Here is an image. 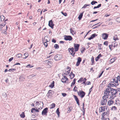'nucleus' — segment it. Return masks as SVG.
Listing matches in <instances>:
<instances>
[{"instance_id":"obj_8","label":"nucleus","mask_w":120,"mask_h":120,"mask_svg":"<svg viewBox=\"0 0 120 120\" xmlns=\"http://www.w3.org/2000/svg\"><path fill=\"white\" fill-rule=\"evenodd\" d=\"M61 56L60 55L57 54L54 57V60L56 61L60 60L61 58Z\"/></svg>"},{"instance_id":"obj_35","label":"nucleus","mask_w":120,"mask_h":120,"mask_svg":"<svg viewBox=\"0 0 120 120\" xmlns=\"http://www.w3.org/2000/svg\"><path fill=\"white\" fill-rule=\"evenodd\" d=\"M56 112L57 114L58 115V116H59V114L60 113V112H59V108H58L56 111Z\"/></svg>"},{"instance_id":"obj_37","label":"nucleus","mask_w":120,"mask_h":120,"mask_svg":"<svg viewBox=\"0 0 120 120\" xmlns=\"http://www.w3.org/2000/svg\"><path fill=\"white\" fill-rule=\"evenodd\" d=\"M70 76L71 77V79H72L75 77V75L74 74H71L70 75Z\"/></svg>"},{"instance_id":"obj_50","label":"nucleus","mask_w":120,"mask_h":120,"mask_svg":"<svg viewBox=\"0 0 120 120\" xmlns=\"http://www.w3.org/2000/svg\"><path fill=\"white\" fill-rule=\"evenodd\" d=\"M48 38V37L46 36H45L44 37V40H45V41H46V42H48V41L47 39V38Z\"/></svg>"},{"instance_id":"obj_46","label":"nucleus","mask_w":120,"mask_h":120,"mask_svg":"<svg viewBox=\"0 0 120 120\" xmlns=\"http://www.w3.org/2000/svg\"><path fill=\"white\" fill-rule=\"evenodd\" d=\"M27 68H32L33 67V66H32L31 65L29 64L26 66Z\"/></svg>"},{"instance_id":"obj_12","label":"nucleus","mask_w":120,"mask_h":120,"mask_svg":"<svg viewBox=\"0 0 120 120\" xmlns=\"http://www.w3.org/2000/svg\"><path fill=\"white\" fill-rule=\"evenodd\" d=\"M48 25L49 26L53 29L54 24H53L52 20H51L49 21Z\"/></svg>"},{"instance_id":"obj_24","label":"nucleus","mask_w":120,"mask_h":120,"mask_svg":"<svg viewBox=\"0 0 120 120\" xmlns=\"http://www.w3.org/2000/svg\"><path fill=\"white\" fill-rule=\"evenodd\" d=\"M70 32L72 35H73L74 34H75L76 32L75 31H74L71 28L70 29Z\"/></svg>"},{"instance_id":"obj_15","label":"nucleus","mask_w":120,"mask_h":120,"mask_svg":"<svg viewBox=\"0 0 120 120\" xmlns=\"http://www.w3.org/2000/svg\"><path fill=\"white\" fill-rule=\"evenodd\" d=\"M113 82H115V85L118 86L119 85L118 79H117V77L113 79Z\"/></svg>"},{"instance_id":"obj_61","label":"nucleus","mask_w":120,"mask_h":120,"mask_svg":"<svg viewBox=\"0 0 120 120\" xmlns=\"http://www.w3.org/2000/svg\"><path fill=\"white\" fill-rule=\"evenodd\" d=\"M13 57H11V58L9 59L8 60V61L9 62H11V61L13 59Z\"/></svg>"},{"instance_id":"obj_58","label":"nucleus","mask_w":120,"mask_h":120,"mask_svg":"<svg viewBox=\"0 0 120 120\" xmlns=\"http://www.w3.org/2000/svg\"><path fill=\"white\" fill-rule=\"evenodd\" d=\"M24 55L25 56H27V57L28 56V54L27 53H26L24 54Z\"/></svg>"},{"instance_id":"obj_47","label":"nucleus","mask_w":120,"mask_h":120,"mask_svg":"<svg viewBox=\"0 0 120 120\" xmlns=\"http://www.w3.org/2000/svg\"><path fill=\"white\" fill-rule=\"evenodd\" d=\"M91 61L92 63V64L94 63V58L93 56L92 57V58H91Z\"/></svg>"},{"instance_id":"obj_51","label":"nucleus","mask_w":120,"mask_h":120,"mask_svg":"<svg viewBox=\"0 0 120 120\" xmlns=\"http://www.w3.org/2000/svg\"><path fill=\"white\" fill-rule=\"evenodd\" d=\"M113 39L115 41H116V40H119V39L117 37H113Z\"/></svg>"},{"instance_id":"obj_31","label":"nucleus","mask_w":120,"mask_h":120,"mask_svg":"<svg viewBox=\"0 0 120 120\" xmlns=\"http://www.w3.org/2000/svg\"><path fill=\"white\" fill-rule=\"evenodd\" d=\"M51 90H49L48 93H47V94L48 96H51L52 94Z\"/></svg>"},{"instance_id":"obj_7","label":"nucleus","mask_w":120,"mask_h":120,"mask_svg":"<svg viewBox=\"0 0 120 120\" xmlns=\"http://www.w3.org/2000/svg\"><path fill=\"white\" fill-rule=\"evenodd\" d=\"M64 39L66 41L69 40L70 41L72 39V38L70 36L64 35Z\"/></svg>"},{"instance_id":"obj_25","label":"nucleus","mask_w":120,"mask_h":120,"mask_svg":"<svg viewBox=\"0 0 120 120\" xmlns=\"http://www.w3.org/2000/svg\"><path fill=\"white\" fill-rule=\"evenodd\" d=\"M76 80V79H74L73 82H72L71 84V86H73L75 84V81Z\"/></svg>"},{"instance_id":"obj_3","label":"nucleus","mask_w":120,"mask_h":120,"mask_svg":"<svg viewBox=\"0 0 120 120\" xmlns=\"http://www.w3.org/2000/svg\"><path fill=\"white\" fill-rule=\"evenodd\" d=\"M36 105L37 106H38V107H40V109H41L43 106V102L42 101H36Z\"/></svg>"},{"instance_id":"obj_54","label":"nucleus","mask_w":120,"mask_h":120,"mask_svg":"<svg viewBox=\"0 0 120 120\" xmlns=\"http://www.w3.org/2000/svg\"><path fill=\"white\" fill-rule=\"evenodd\" d=\"M100 25H97V26H95L93 28V29H95V28H96L98 27L99 26H100Z\"/></svg>"},{"instance_id":"obj_41","label":"nucleus","mask_w":120,"mask_h":120,"mask_svg":"<svg viewBox=\"0 0 120 120\" xmlns=\"http://www.w3.org/2000/svg\"><path fill=\"white\" fill-rule=\"evenodd\" d=\"M83 109L84 110L83 111V115H84L85 114V109L84 108V103H83Z\"/></svg>"},{"instance_id":"obj_4","label":"nucleus","mask_w":120,"mask_h":120,"mask_svg":"<svg viewBox=\"0 0 120 120\" xmlns=\"http://www.w3.org/2000/svg\"><path fill=\"white\" fill-rule=\"evenodd\" d=\"M78 94L81 98H82L84 96L85 94V93L83 91L80 90L79 92H78Z\"/></svg>"},{"instance_id":"obj_53","label":"nucleus","mask_w":120,"mask_h":120,"mask_svg":"<svg viewBox=\"0 0 120 120\" xmlns=\"http://www.w3.org/2000/svg\"><path fill=\"white\" fill-rule=\"evenodd\" d=\"M44 45L45 47H46L48 46L47 43L46 42H45L44 43Z\"/></svg>"},{"instance_id":"obj_34","label":"nucleus","mask_w":120,"mask_h":120,"mask_svg":"<svg viewBox=\"0 0 120 120\" xmlns=\"http://www.w3.org/2000/svg\"><path fill=\"white\" fill-rule=\"evenodd\" d=\"M117 109L116 107L115 106H112L111 109L112 110H116Z\"/></svg>"},{"instance_id":"obj_13","label":"nucleus","mask_w":120,"mask_h":120,"mask_svg":"<svg viewBox=\"0 0 120 120\" xmlns=\"http://www.w3.org/2000/svg\"><path fill=\"white\" fill-rule=\"evenodd\" d=\"M106 107L104 106H101L99 108V112H101L105 111V109Z\"/></svg>"},{"instance_id":"obj_64","label":"nucleus","mask_w":120,"mask_h":120,"mask_svg":"<svg viewBox=\"0 0 120 120\" xmlns=\"http://www.w3.org/2000/svg\"><path fill=\"white\" fill-rule=\"evenodd\" d=\"M6 22H5V21L3 23V24H2L3 26H4L5 25H6Z\"/></svg>"},{"instance_id":"obj_33","label":"nucleus","mask_w":120,"mask_h":120,"mask_svg":"<svg viewBox=\"0 0 120 120\" xmlns=\"http://www.w3.org/2000/svg\"><path fill=\"white\" fill-rule=\"evenodd\" d=\"M98 3L96 1H93L91 3V4L93 5L94 4H95V3Z\"/></svg>"},{"instance_id":"obj_42","label":"nucleus","mask_w":120,"mask_h":120,"mask_svg":"<svg viewBox=\"0 0 120 120\" xmlns=\"http://www.w3.org/2000/svg\"><path fill=\"white\" fill-rule=\"evenodd\" d=\"M102 46V44H98V46L99 47V50H101L102 49V48H101V46Z\"/></svg>"},{"instance_id":"obj_1","label":"nucleus","mask_w":120,"mask_h":120,"mask_svg":"<svg viewBox=\"0 0 120 120\" xmlns=\"http://www.w3.org/2000/svg\"><path fill=\"white\" fill-rule=\"evenodd\" d=\"M102 99L100 101V103L101 105H106L107 102V98H108V96L105 95L104 96L102 97Z\"/></svg>"},{"instance_id":"obj_56","label":"nucleus","mask_w":120,"mask_h":120,"mask_svg":"<svg viewBox=\"0 0 120 120\" xmlns=\"http://www.w3.org/2000/svg\"><path fill=\"white\" fill-rule=\"evenodd\" d=\"M15 69L11 68L8 71H13L15 70Z\"/></svg>"},{"instance_id":"obj_44","label":"nucleus","mask_w":120,"mask_h":120,"mask_svg":"<svg viewBox=\"0 0 120 120\" xmlns=\"http://www.w3.org/2000/svg\"><path fill=\"white\" fill-rule=\"evenodd\" d=\"M101 119L102 120H109V119L108 118H106L104 119V117H102Z\"/></svg>"},{"instance_id":"obj_5","label":"nucleus","mask_w":120,"mask_h":120,"mask_svg":"<svg viewBox=\"0 0 120 120\" xmlns=\"http://www.w3.org/2000/svg\"><path fill=\"white\" fill-rule=\"evenodd\" d=\"M68 50L70 52L71 55L73 56H74L75 54V52L74 51V49L72 47L71 48H69L68 49Z\"/></svg>"},{"instance_id":"obj_55","label":"nucleus","mask_w":120,"mask_h":120,"mask_svg":"<svg viewBox=\"0 0 120 120\" xmlns=\"http://www.w3.org/2000/svg\"><path fill=\"white\" fill-rule=\"evenodd\" d=\"M110 86L112 87L113 86H116V85H115V84L114 83V84L110 83Z\"/></svg>"},{"instance_id":"obj_29","label":"nucleus","mask_w":120,"mask_h":120,"mask_svg":"<svg viewBox=\"0 0 120 120\" xmlns=\"http://www.w3.org/2000/svg\"><path fill=\"white\" fill-rule=\"evenodd\" d=\"M54 47L56 49H58L59 48V45L57 44H55L54 46Z\"/></svg>"},{"instance_id":"obj_11","label":"nucleus","mask_w":120,"mask_h":120,"mask_svg":"<svg viewBox=\"0 0 120 120\" xmlns=\"http://www.w3.org/2000/svg\"><path fill=\"white\" fill-rule=\"evenodd\" d=\"M108 37V34L107 33H103L102 34V37L103 39L104 40L106 39Z\"/></svg>"},{"instance_id":"obj_49","label":"nucleus","mask_w":120,"mask_h":120,"mask_svg":"<svg viewBox=\"0 0 120 120\" xmlns=\"http://www.w3.org/2000/svg\"><path fill=\"white\" fill-rule=\"evenodd\" d=\"M114 45L113 46V47L114 48L116 47H117L118 45V44L117 43L115 42L114 43Z\"/></svg>"},{"instance_id":"obj_23","label":"nucleus","mask_w":120,"mask_h":120,"mask_svg":"<svg viewBox=\"0 0 120 120\" xmlns=\"http://www.w3.org/2000/svg\"><path fill=\"white\" fill-rule=\"evenodd\" d=\"M109 96H110L109 99L111 100L113 99L115 96H114V95H113L112 94H111L110 95H109L108 97H109Z\"/></svg>"},{"instance_id":"obj_40","label":"nucleus","mask_w":120,"mask_h":120,"mask_svg":"<svg viewBox=\"0 0 120 120\" xmlns=\"http://www.w3.org/2000/svg\"><path fill=\"white\" fill-rule=\"evenodd\" d=\"M116 21L119 22H120V17H118L116 19Z\"/></svg>"},{"instance_id":"obj_57","label":"nucleus","mask_w":120,"mask_h":120,"mask_svg":"<svg viewBox=\"0 0 120 120\" xmlns=\"http://www.w3.org/2000/svg\"><path fill=\"white\" fill-rule=\"evenodd\" d=\"M93 86H92L91 88L89 90V93L88 94H89L91 92L92 90V88L93 87Z\"/></svg>"},{"instance_id":"obj_16","label":"nucleus","mask_w":120,"mask_h":120,"mask_svg":"<svg viewBox=\"0 0 120 120\" xmlns=\"http://www.w3.org/2000/svg\"><path fill=\"white\" fill-rule=\"evenodd\" d=\"M81 59L80 57H78L77 61L76 64V65L77 66H78L79 65L80 62L81 61Z\"/></svg>"},{"instance_id":"obj_63","label":"nucleus","mask_w":120,"mask_h":120,"mask_svg":"<svg viewBox=\"0 0 120 120\" xmlns=\"http://www.w3.org/2000/svg\"><path fill=\"white\" fill-rule=\"evenodd\" d=\"M117 79H118V81H119L120 82V76H118L117 77Z\"/></svg>"},{"instance_id":"obj_32","label":"nucleus","mask_w":120,"mask_h":120,"mask_svg":"<svg viewBox=\"0 0 120 120\" xmlns=\"http://www.w3.org/2000/svg\"><path fill=\"white\" fill-rule=\"evenodd\" d=\"M108 112H104L102 114V117H104V116L107 114H108Z\"/></svg>"},{"instance_id":"obj_30","label":"nucleus","mask_w":120,"mask_h":120,"mask_svg":"<svg viewBox=\"0 0 120 120\" xmlns=\"http://www.w3.org/2000/svg\"><path fill=\"white\" fill-rule=\"evenodd\" d=\"M2 96L3 97H2V98H5L7 96V94L6 93H3Z\"/></svg>"},{"instance_id":"obj_22","label":"nucleus","mask_w":120,"mask_h":120,"mask_svg":"<svg viewBox=\"0 0 120 120\" xmlns=\"http://www.w3.org/2000/svg\"><path fill=\"white\" fill-rule=\"evenodd\" d=\"M83 12H82L79 15L78 18L79 20H80L82 18L83 16Z\"/></svg>"},{"instance_id":"obj_39","label":"nucleus","mask_w":120,"mask_h":120,"mask_svg":"<svg viewBox=\"0 0 120 120\" xmlns=\"http://www.w3.org/2000/svg\"><path fill=\"white\" fill-rule=\"evenodd\" d=\"M72 108L71 107H69L68 108V110L67 112L68 113L71 110Z\"/></svg>"},{"instance_id":"obj_28","label":"nucleus","mask_w":120,"mask_h":120,"mask_svg":"<svg viewBox=\"0 0 120 120\" xmlns=\"http://www.w3.org/2000/svg\"><path fill=\"white\" fill-rule=\"evenodd\" d=\"M54 81H53L52 83L49 85V86L50 87H51L52 88L54 86Z\"/></svg>"},{"instance_id":"obj_52","label":"nucleus","mask_w":120,"mask_h":120,"mask_svg":"<svg viewBox=\"0 0 120 120\" xmlns=\"http://www.w3.org/2000/svg\"><path fill=\"white\" fill-rule=\"evenodd\" d=\"M104 44L106 46H107L108 45V42L107 41H106L104 42Z\"/></svg>"},{"instance_id":"obj_38","label":"nucleus","mask_w":120,"mask_h":120,"mask_svg":"<svg viewBox=\"0 0 120 120\" xmlns=\"http://www.w3.org/2000/svg\"><path fill=\"white\" fill-rule=\"evenodd\" d=\"M19 79L20 80H22V79H25V78H24L23 75H21Z\"/></svg>"},{"instance_id":"obj_60","label":"nucleus","mask_w":120,"mask_h":120,"mask_svg":"<svg viewBox=\"0 0 120 120\" xmlns=\"http://www.w3.org/2000/svg\"><path fill=\"white\" fill-rule=\"evenodd\" d=\"M3 27L2 24H0V30H2V28Z\"/></svg>"},{"instance_id":"obj_26","label":"nucleus","mask_w":120,"mask_h":120,"mask_svg":"<svg viewBox=\"0 0 120 120\" xmlns=\"http://www.w3.org/2000/svg\"><path fill=\"white\" fill-rule=\"evenodd\" d=\"M101 4H98L97 6L94 7V9H95L97 8H100V7L101 6Z\"/></svg>"},{"instance_id":"obj_27","label":"nucleus","mask_w":120,"mask_h":120,"mask_svg":"<svg viewBox=\"0 0 120 120\" xmlns=\"http://www.w3.org/2000/svg\"><path fill=\"white\" fill-rule=\"evenodd\" d=\"M21 117L22 118H24L25 117L24 113L23 112H22V113L20 115Z\"/></svg>"},{"instance_id":"obj_43","label":"nucleus","mask_w":120,"mask_h":120,"mask_svg":"<svg viewBox=\"0 0 120 120\" xmlns=\"http://www.w3.org/2000/svg\"><path fill=\"white\" fill-rule=\"evenodd\" d=\"M22 56V54L21 53H19L16 56L17 57L19 58L21 57Z\"/></svg>"},{"instance_id":"obj_19","label":"nucleus","mask_w":120,"mask_h":120,"mask_svg":"<svg viewBox=\"0 0 120 120\" xmlns=\"http://www.w3.org/2000/svg\"><path fill=\"white\" fill-rule=\"evenodd\" d=\"M114 103V101L112 100H109L108 102V105L109 106H110L113 104Z\"/></svg>"},{"instance_id":"obj_36","label":"nucleus","mask_w":120,"mask_h":120,"mask_svg":"<svg viewBox=\"0 0 120 120\" xmlns=\"http://www.w3.org/2000/svg\"><path fill=\"white\" fill-rule=\"evenodd\" d=\"M66 72L69 74L70 73L71 70V68H67L66 69Z\"/></svg>"},{"instance_id":"obj_48","label":"nucleus","mask_w":120,"mask_h":120,"mask_svg":"<svg viewBox=\"0 0 120 120\" xmlns=\"http://www.w3.org/2000/svg\"><path fill=\"white\" fill-rule=\"evenodd\" d=\"M101 56V54H100L98 55V56L96 58H97V59H99L100 58V57Z\"/></svg>"},{"instance_id":"obj_10","label":"nucleus","mask_w":120,"mask_h":120,"mask_svg":"<svg viewBox=\"0 0 120 120\" xmlns=\"http://www.w3.org/2000/svg\"><path fill=\"white\" fill-rule=\"evenodd\" d=\"M118 91L117 90L115 89H113L111 88V94H112L113 95H115L116 94Z\"/></svg>"},{"instance_id":"obj_9","label":"nucleus","mask_w":120,"mask_h":120,"mask_svg":"<svg viewBox=\"0 0 120 120\" xmlns=\"http://www.w3.org/2000/svg\"><path fill=\"white\" fill-rule=\"evenodd\" d=\"M74 46L75 49V52L79 50V45L78 44H74Z\"/></svg>"},{"instance_id":"obj_18","label":"nucleus","mask_w":120,"mask_h":120,"mask_svg":"<svg viewBox=\"0 0 120 120\" xmlns=\"http://www.w3.org/2000/svg\"><path fill=\"white\" fill-rule=\"evenodd\" d=\"M97 34H92L90 37L88 38V39L89 40H90L91 39H93V38H94L96 36H97Z\"/></svg>"},{"instance_id":"obj_20","label":"nucleus","mask_w":120,"mask_h":120,"mask_svg":"<svg viewBox=\"0 0 120 120\" xmlns=\"http://www.w3.org/2000/svg\"><path fill=\"white\" fill-rule=\"evenodd\" d=\"M37 109H36L34 108H32V109L33 110H34L35 112H39V110L38 109H40V107H38V106H37L36 108Z\"/></svg>"},{"instance_id":"obj_2","label":"nucleus","mask_w":120,"mask_h":120,"mask_svg":"<svg viewBox=\"0 0 120 120\" xmlns=\"http://www.w3.org/2000/svg\"><path fill=\"white\" fill-rule=\"evenodd\" d=\"M111 88L108 87L107 88L104 92V95L107 96L108 97L109 95H111Z\"/></svg>"},{"instance_id":"obj_21","label":"nucleus","mask_w":120,"mask_h":120,"mask_svg":"<svg viewBox=\"0 0 120 120\" xmlns=\"http://www.w3.org/2000/svg\"><path fill=\"white\" fill-rule=\"evenodd\" d=\"M55 106V104L54 103H52V104L50 105V108L53 109L54 108Z\"/></svg>"},{"instance_id":"obj_45","label":"nucleus","mask_w":120,"mask_h":120,"mask_svg":"<svg viewBox=\"0 0 120 120\" xmlns=\"http://www.w3.org/2000/svg\"><path fill=\"white\" fill-rule=\"evenodd\" d=\"M61 13L62 14H63V15L65 16H66L67 15V13H64L62 11H61Z\"/></svg>"},{"instance_id":"obj_59","label":"nucleus","mask_w":120,"mask_h":120,"mask_svg":"<svg viewBox=\"0 0 120 120\" xmlns=\"http://www.w3.org/2000/svg\"><path fill=\"white\" fill-rule=\"evenodd\" d=\"M62 95L64 97H65L67 95V94L65 93H62Z\"/></svg>"},{"instance_id":"obj_62","label":"nucleus","mask_w":120,"mask_h":120,"mask_svg":"<svg viewBox=\"0 0 120 120\" xmlns=\"http://www.w3.org/2000/svg\"><path fill=\"white\" fill-rule=\"evenodd\" d=\"M112 46H113V45L112 44L111 45H109V48L110 49V50H112V49H111V48L112 47Z\"/></svg>"},{"instance_id":"obj_17","label":"nucleus","mask_w":120,"mask_h":120,"mask_svg":"<svg viewBox=\"0 0 120 120\" xmlns=\"http://www.w3.org/2000/svg\"><path fill=\"white\" fill-rule=\"evenodd\" d=\"M73 96L75 98V100L77 102V104H78V106H79L80 105V104L78 98L76 95H73Z\"/></svg>"},{"instance_id":"obj_6","label":"nucleus","mask_w":120,"mask_h":120,"mask_svg":"<svg viewBox=\"0 0 120 120\" xmlns=\"http://www.w3.org/2000/svg\"><path fill=\"white\" fill-rule=\"evenodd\" d=\"M48 111V109L47 108H46L44 109L42 111L41 114L42 115H47V113Z\"/></svg>"},{"instance_id":"obj_14","label":"nucleus","mask_w":120,"mask_h":120,"mask_svg":"<svg viewBox=\"0 0 120 120\" xmlns=\"http://www.w3.org/2000/svg\"><path fill=\"white\" fill-rule=\"evenodd\" d=\"M68 79L65 76H64L61 79V81L63 82H66Z\"/></svg>"}]
</instances>
